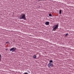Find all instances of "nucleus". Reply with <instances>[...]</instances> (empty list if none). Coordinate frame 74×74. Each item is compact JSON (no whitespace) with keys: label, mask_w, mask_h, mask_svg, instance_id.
Returning a JSON list of instances; mask_svg holds the SVG:
<instances>
[{"label":"nucleus","mask_w":74,"mask_h":74,"mask_svg":"<svg viewBox=\"0 0 74 74\" xmlns=\"http://www.w3.org/2000/svg\"><path fill=\"white\" fill-rule=\"evenodd\" d=\"M19 18L20 19H24V20H26L25 14H23L19 16Z\"/></svg>","instance_id":"f257e3e1"},{"label":"nucleus","mask_w":74,"mask_h":74,"mask_svg":"<svg viewBox=\"0 0 74 74\" xmlns=\"http://www.w3.org/2000/svg\"><path fill=\"white\" fill-rule=\"evenodd\" d=\"M58 26L59 25H58V24L55 25V26H53V31H56V29L58 28Z\"/></svg>","instance_id":"f03ea898"},{"label":"nucleus","mask_w":74,"mask_h":74,"mask_svg":"<svg viewBox=\"0 0 74 74\" xmlns=\"http://www.w3.org/2000/svg\"><path fill=\"white\" fill-rule=\"evenodd\" d=\"M16 48L13 47L10 49V51H12V52H13L16 51Z\"/></svg>","instance_id":"7ed1b4c3"},{"label":"nucleus","mask_w":74,"mask_h":74,"mask_svg":"<svg viewBox=\"0 0 74 74\" xmlns=\"http://www.w3.org/2000/svg\"><path fill=\"white\" fill-rule=\"evenodd\" d=\"M48 66L49 67V68H51V67L53 66V64L51 63H49L48 65Z\"/></svg>","instance_id":"20e7f679"},{"label":"nucleus","mask_w":74,"mask_h":74,"mask_svg":"<svg viewBox=\"0 0 74 74\" xmlns=\"http://www.w3.org/2000/svg\"><path fill=\"white\" fill-rule=\"evenodd\" d=\"M45 24L46 25H49V22L48 21L46 22L45 23Z\"/></svg>","instance_id":"39448f33"},{"label":"nucleus","mask_w":74,"mask_h":74,"mask_svg":"<svg viewBox=\"0 0 74 74\" xmlns=\"http://www.w3.org/2000/svg\"><path fill=\"white\" fill-rule=\"evenodd\" d=\"M36 57H37V56L36 55H34L33 56V58L34 59H36Z\"/></svg>","instance_id":"423d86ee"},{"label":"nucleus","mask_w":74,"mask_h":74,"mask_svg":"<svg viewBox=\"0 0 74 74\" xmlns=\"http://www.w3.org/2000/svg\"><path fill=\"white\" fill-rule=\"evenodd\" d=\"M61 13H62V10H59V14L60 15Z\"/></svg>","instance_id":"0eeeda50"},{"label":"nucleus","mask_w":74,"mask_h":74,"mask_svg":"<svg viewBox=\"0 0 74 74\" xmlns=\"http://www.w3.org/2000/svg\"><path fill=\"white\" fill-rule=\"evenodd\" d=\"M1 56L0 54V61H1Z\"/></svg>","instance_id":"6e6552de"},{"label":"nucleus","mask_w":74,"mask_h":74,"mask_svg":"<svg viewBox=\"0 0 74 74\" xmlns=\"http://www.w3.org/2000/svg\"><path fill=\"white\" fill-rule=\"evenodd\" d=\"M49 62L50 63H53V61H52V60H50L49 61Z\"/></svg>","instance_id":"1a4fd4ad"},{"label":"nucleus","mask_w":74,"mask_h":74,"mask_svg":"<svg viewBox=\"0 0 74 74\" xmlns=\"http://www.w3.org/2000/svg\"><path fill=\"white\" fill-rule=\"evenodd\" d=\"M69 35V34L68 33H67L66 34V35H65V37H67V36Z\"/></svg>","instance_id":"9d476101"},{"label":"nucleus","mask_w":74,"mask_h":74,"mask_svg":"<svg viewBox=\"0 0 74 74\" xmlns=\"http://www.w3.org/2000/svg\"><path fill=\"white\" fill-rule=\"evenodd\" d=\"M49 16H52V14H49Z\"/></svg>","instance_id":"9b49d317"},{"label":"nucleus","mask_w":74,"mask_h":74,"mask_svg":"<svg viewBox=\"0 0 74 74\" xmlns=\"http://www.w3.org/2000/svg\"><path fill=\"white\" fill-rule=\"evenodd\" d=\"M9 43V42L8 41V42H6V44H8Z\"/></svg>","instance_id":"f8f14e48"},{"label":"nucleus","mask_w":74,"mask_h":74,"mask_svg":"<svg viewBox=\"0 0 74 74\" xmlns=\"http://www.w3.org/2000/svg\"><path fill=\"white\" fill-rule=\"evenodd\" d=\"M39 1H46V0H39Z\"/></svg>","instance_id":"ddd939ff"},{"label":"nucleus","mask_w":74,"mask_h":74,"mask_svg":"<svg viewBox=\"0 0 74 74\" xmlns=\"http://www.w3.org/2000/svg\"><path fill=\"white\" fill-rule=\"evenodd\" d=\"M28 72L29 73H30V71H29Z\"/></svg>","instance_id":"4468645a"},{"label":"nucleus","mask_w":74,"mask_h":74,"mask_svg":"<svg viewBox=\"0 0 74 74\" xmlns=\"http://www.w3.org/2000/svg\"><path fill=\"white\" fill-rule=\"evenodd\" d=\"M8 49H6V51H7V50Z\"/></svg>","instance_id":"2eb2a0df"}]
</instances>
